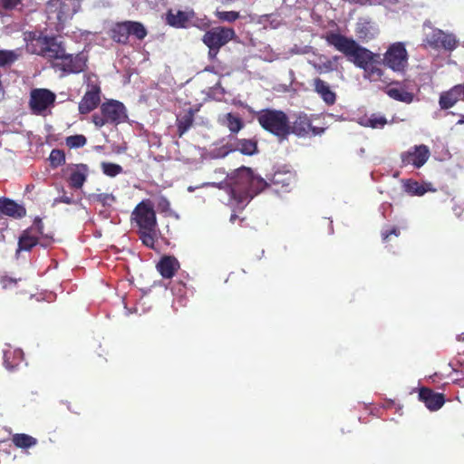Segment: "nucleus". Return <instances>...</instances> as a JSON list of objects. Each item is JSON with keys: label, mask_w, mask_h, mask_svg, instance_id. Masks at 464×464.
<instances>
[{"label": "nucleus", "mask_w": 464, "mask_h": 464, "mask_svg": "<svg viewBox=\"0 0 464 464\" xmlns=\"http://www.w3.org/2000/svg\"><path fill=\"white\" fill-rule=\"evenodd\" d=\"M289 135L294 134L299 138L316 136L324 131L323 128L313 127L311 119L306 114H299L295 121H288Z\"/></svg>", "instance_id": "nucleus-14"}, {"label": "nucleus", "mask_w": 464, "mask_h": 464, "mask_svg": "<svg viewBox=\"0 0 464 464\" xmlns=\"http://www.w3.org/2000/svg\"><path fill=\"white\" fill-rule=\"evenodd\" d=\"M18 59V54L14 51L0 50V67H5L13 64Z\"/></svg>", "instance_id": "nucleus-35"}, {"label": "nucleus", "mask_w": 464, "mask_h": 464, "mask_svg": "<svg viewBox=\"0 0 464 464\" xmlns=\"http://www.w3.org/2000/svg\"><path fill=\"white\" fill-rule=\"evenodd\" d=\"M66 50L63 41H60L55 35H47L41 34L34 36L27 44V51L31 53L42 56L52 63V65L57 61Z\"/></svg>", "instance_id": "nucleus-6"}, {"label": "nucleus", "mask_w": 464, "mask_h": 464, "mask_svg": "<svg viewBox=\"0 0 464 464\" xmlns=\"http://www.w3.org/2000/svg\"><path fill=\"white\" fill-rule=\"evenodd\" d=\"M216 16L219 21L235 22L239 19L240 14L237 11H217Z\"/></svg>", "instance_id": "nucleus-37"}, {"label": "nucleus", "mask_w": 464, "mask_h": 464, "mask_svg": "<svg viewBox=\"0 0 464 464\" xmlns=\"http://www.w3.org/2000/svg\"><path fill=\"white\" fill-rule=\"evenodd\" d=\"M128 119L125 105L116 100H110L101 105L100 112L92 116V123L97 128H102L104 125H118L125 122Z\"/></svg>", "instance_id": "nucleus-7"}, {"label": "nucleus", "mask_w": 464, "mask_h": 464, "mask_svg": "<svg viewBox=\"0 0 464 464\" xmlns=\"http://www.w3.org/2000/svg\"><path fill=\"white\" fill-rule=\"evenodd\" d=\"M295 182L292 171H276L268 183L254 174L250 168L240 167L229 176L230 197L238 208H244L253 198L267 187H273L276 193H287Z\"/></svg>", "instance_id": "nucleus-1"}, {"label": "nucleus", "mask_w": 464, "mask_h": 464, "mask_svg": "<svg viewBox=\"0 0 464 464\" xmlns=\"http://www.w3.org/2000/svg\"><path fill=\"white\" fill-rule=\"evenodd\" d=\"M28 229H33V234L37 235L38 237L44 235V224L42 218L36 217L34 220V224Z\"/></svg>", "instance_id": "nucleus-40"}, {"label": "nucleus", "mask_w": 464, "mask_h": 464, "mask_svg": "<svg viewBox=\"0 0 464 464\" xmlns=\"http://www.w3.org/2000/svg\"><path fill=\"white\" fill-rule=\"evenodd\" d=\"M385 93L387 96L392 98L395 101L401 102L407 104H410L414 100V94L407 92L402 87H391L385 89Z\"/></svg>", "instance_id": "nucleus-27"}, {"label": "nucleus", "mask_w": 464, "mask_h": 464, "mask_svg": "<svg viewBox=\"0 0 464 464\" xmlns=\"http://www.w3.org/2000/svg\"><path fill=\"white\" fill-rule=\"evenodd\" d=\"M148 31L144 24L138 21L126 20L115 23L111 31L110 37L114 43L126 44L129 36L133 35L137 40L141 41L146 38Z\"/></svg>", "instance_id": "nucleus-9"}, {"label": "nucleus", "mask_w": 464, "mask_h": 464, "mask_svg": "<svg viewBox=\"0 0 464 464\" xmlns=\"http://www.w3.org/2000/svg\"><path fill=\"white\" fill-rule=\"evenodd\" d=\"M3 88V83L1 82V80H0V90Z\"/></svg>", "instance_id": "nucleus-50"}, {"label": "nucleus", "mask_w": 464, "mask_h": 464, "mask_svg": "<svg viewBox=\"0 0 464 464\" xmlns=\"http://www.w3.org/2000/svg\"><path fill=\"white\" fill-rule=\"evenodd\" d=\"M419 400L425 404L428 410L431 411L441 409L445 402L444 395L437 392L429 387H420L418 393Z\"/></svg>", "instance_id": "nucleus-17"}, {"label": "nucleus", "mask_w": 464, "mask_h": 464, "mask_svg": "<svg viewBox=\"0 0 464 464\" xmlns=\"http://www.w3.org/2000/svg\"><path fill=\"white\" fill-rule=\"evenodd\" d=\"M54 203H63V204H73V198L67 196L65 193L63 196H60L54 199Z\"/></svg>", "instance_id": "nucleus-46"}, {"label": "nucleus", "mask_w": 464, "mask_h": 464, "mask_svg": "<svg viewBox=\"0 0 464 464\" xmlns=\"http://www.w3.org/2000/svg\"><path fill=\"white\" fill-rule=\"evenodd\" d=\"M237 37V33L233 28L226 26L212 27L205 32L202 42L208 48V58L209 61H215L221 47L227 44Z\"/></svg>", "instance_id": "nucleus-8"}, {"label": "nucleus", "mask_w": 464, "mask_h": 464, "mask_svg": "<svg viewBox=\"0 0 464 464\" xmlns=\"http://www.w3.org/2000/svg\"><path fill=\"white\" fill-rule=\"evenodd\" d=\"M461 100H464V83L453 85L449 91L441 92L439 100L440 108L448 110Z\"/></svg>", "instance_id": "nucleus-19"}, {"label": "nucleus", "mask_w": 464, "mask_h": 464, "mask_svg": "<svg viewBox=\"0 0 464 464\" xmlns=\"http://www.w3.org/2000/svg\"><path fill=\"white\" fill-rule=\"evenodd\" d=\"M87 53L83 52L78 53H68L65 50L52 67L65 75L79 74L87 69Z\"/></svg>", "instance_id": "nucleus-10"}, {"label": "nucleus", "mask_w": 464, "mask_h": 464, "mask_svg": "<svg viewBox=\"0 0 464 464\" xmlns=\"http://www.w3.org/2000/svg\"><path fill=\"white\" fill-rule=\"evenodd\" d=\"M221 123L227 126L232 133H237L244 127L243 120L231 112L223 116Z\"/></svg>", "instance_id": "nucleus-29"}, {"label": "nucleus", "mask_w": 464, "mask_h": 464, "mask_svg": "<svg viewBox=\"0 0 464 464\" xmlns=\"http://www.w3.org/2000/svg\"><path fill=\"white\" fill-rule=\"evenodd\" d=\"M19 279L12 278L8 276H5L0 278V284L4 289H11L17 285Z\"/></svg>", "instance_id": "nucleus-42"}, {"label": "nucleus", "mask_w": 464, "mask_h": 464, "mask_svg": "<svg viewBox=\"0 0 464 464\" xmlns=\"http://www.w3.org/2000/svg\"><path fill=\"white\" fill-rule=\"evenodd\" d=\"M356 35L362 43H368L374 38V34L371 30L370 23H361L357 24Z\"/></svg>", "instance_id": "nucleus-31"}, {"label": "nucleus", "mask_w": 464, "mask_h": 464, "mask_svg": "<svg viewBox=\"0 0 464 464\" xmlns=\"http://www.w3.org/2000/svg\"><path fill=\"white\" fill-rule=\"evenodd\" d=\"M430 155L428 146L415 145L412 148L401 152V167L412 166L414 169H420L425 165Z\"/></svg>", "instance_id": "nucleus-13"}, {"label": "nucleus", "mask_w": 464, "mask_h": 464, "mask_svg": "<svg viewBox=\"0 0 464 464\" xmlns=\"http://www.w3.org/2000/svg\"><path fill=\"white\" fill-rule=\"evenodd\" d=\"M93 201H96L102 206H111L115 202V197L111 193H98L92 195Z\"/></svg>", "instance_id": "nucleus-38"}, {"label": "nucleus", "mask_w": 464, "mask_h": 464, "mask_svg": "<svg viewBox=\"0 0 464 464\" xmlns=\"http://www.w3.org/2000/svg\"><path fill=\"white\" fill-rule=\"evenodd\" d=\"M178 123V131L179 136L181 138L186 131L193 126L194 123V111L192 109H188L183 115L179 116L178 120H176Z\"/></svg>", "instance_id": "nucleus-28"}, {"label": "nucleus", "mask_w": 464, "mask_h": 464, "mask_svg": "<svg viewBox=\"0 0 464 464\" xmlns=\"http://www.w3.org/2000/svg\"><path fill=\"white\" fill-rule=\"evenodd\" d=\"M387 123L386 118L372 114L368 120L366 126L370 128H382Z\"/></svg>", "instance_id": "nucleus-39"}, {"label": "nucleus", "mask_w": 464, "mask_h": 464, "mask_svg": "<svg viewBox=\"0 0 464 464\" xmlns=\"http://www.w3.org/2000/svg\"><path fill=\"white\" fill-rule=\"evenodd\" d=\"M315 68L316 71L319 72L320 73L330 72L334 70V63L331 60H327L326 62H324L322 64H319Z\"/></svg>", "instance_id": "nucleus-43"}, {"label": "nucleus", "mask_w": 464, "mask_h": 464, "mask_svg": "<svg viewBox=\"0 0 464 464\" xmlns=\"http://www.w3.org/2000/svg\"><path fill=\"white\" fill-rule=\"evenodd\" d=\"M45 12L50 20H57L59 24H63L76 10L71 9L64 0H49L45 5Z\"/></svg>", "instance_id": "nucleus-16"}, {"label": "nucleus", "mask_w": 464, "mask_h": 464, "mask_svg": "<svg viewBox=\"0 0 464 464\" xmlns=\"http://www.w3.org/2000/svg\"><path fill=\"white\" fill-rule=\"evenodd\" d=\"M422 26L430 30L425 33L424 38H422L421 45L423 48L451 53L459 46V40L453 33L433 27L430 20L425 21Z\"/></svg>", "instance_id": "nucleus-5"}, {"label": "nucleus", "mask_w": 464, "mask_h": 464, "mask_svg": "<svg viewBox=\"0 0 464 464\" xmlns=\"http://www.w3.org/2000/svg\"><path fill=\"white\" fill-rule=\"evenodd\" d=\"M5 365H6V367H7L8 369H10V370L12 369V366H9V365L7 364V361H5Z\"/></svg>", "instance_id": "nucleus-49"}, {"label": "nucleus", "mask_w": 464, "mask_h": 464, "mask_svg": "<svg viewBox=\"0 0 464 464\" xmlns=\"http://www.w3.org/2000/svg\"><path fill=\"white\" fill-rule=\"evenodd\" d=\"M102 171L103 174L109 176V177H115L118 174H121L123 171V169L121 165H118L113 162H102L101 164Z\"/></svg>", "instance_id": "nucleus-36"}, {"label": "nucleus", "mask_w": 464, "mask_h": 464, "mask_svg": "<svg viewBox=\"0 0 464 464\" xmlns=\"http://www.w3.org/2000/svg\"><path fill=\"white\" fill-rule=\"evenodd\" d=\"M11 441L17 448L24 450L34 447L37 442L34 437L26 433H16L12 435Z\"/></svg>", "instance_id": "nucleus-30"}, {"label": "nucleus", "mask_w": 464, "mask_h": 464, "mask_svg": "<svg viewBox=\"0 0 464 464\" xmlns=\"http://www.w3.org/2000/svg\"><path fill=\"white\" fill-rule=\"evenodd\" d=\"M457 124H459V125L464 124V115L460 116V119L459 120V121H457Z\"/></svg>", "instance_id": "nucleus-48"}, {"label": "nucleus", "mask_w": 464, "mask_h": 464, "mask_svg": "<svg viewBox=\"0 0 464 464\" xmlns=\"http://www.w3.org/2000/svg\"><path fill=\"white\" fill-rule=\"evenodd\" d=\"M256 119L265 130L277 137L279 140L288 139L289 118L284 111L276 109H262L256 113Z\"/></svg>", "instance_id": "nucleus-4"}, {"label": "nucleus", "mask_w": 464, "mask_h": 464, "mask_svg": "<svg viewBox=\"0 0 464 464\" xmlns=\"http://www.w3.org/2000/svg\"><path fill=\"white\" fill-rule=\"evenodd\" d=\"M381 62L394 72L403 73L408 66V53L404 44L402 42L392 44L383 53Z\"/></svg>", "instance_id": "nucleus-11"}, {"label": "nucleus", "mask_w": 464, "mask_h": 464, "mask_svg": "<svg viewBox=\"0 0 464 464\" xmlns=\"http://www.w3.org/2000/svg\"><path fill=\"white\" fill-rule=\"evenodd\" d=\"M325 41L360 69L371 63H379L381 59L380 53H372L369 49L361 46L355 40L339 33H328L325 35Z\"/></svg>", "instance_id": "nucleus-2"}, {"label": "nucleus", "mask_w": 464, "mask_h": 464, "mask_svg": "<svg viewBox=\"0 0 464 464\" xmlns=\"http://www.w3.org/2000/svg\"><path fill=\"white\" fill-rule=\"evenodd\" d=\"M314 91L319 95L327 106H332L336 102V94L326 82L321 78L314 80Z\"/></svg>", "instance_id": "nucleus-21"}, {"label": "nucleus", "mask_w": 464, "mask_h": 464, "mask_svg": "<svg viewBox=\"0 0 464 464\" xmlns=\"http://www.w3.org/2000/svg\"><path fill=\"white\" fill-rule=\"evenodd\" d=\"M237 218H238L237 215H236V214H231V216H230V222H231V223H234V222H235V220H237Z\"/></svg>", "instance_id": "nucleus-47"}, {"label": "nucleus", "mask_w": 464, "mask_h": 464, "mask_svg": "<svg viewBox=\"0 0 464 464\" xmlns=\"http://www.w3.org/2000/svg\"><path fill=\"white\" fill-rule=\"evenodd\" d=\"M101 86L96 82H91L87 83V91L82 95L79 105L78 111L80 114H88L92 111L98 108L101 103Z\"/></svg>", "instance_id": "nucleus-15"}, {"label": "nucleus", "mask_w": 464, "mask_h": 464, "mask_svg": "<svg viewBox=\"0 0 464 464\" xmlns=\"http://www.w3.org/2000/svg\"><path fill=\"white\" fill-rule=\"evenodd\" d=\"M78 2H80L81 0H77Z\"/></svg>", "instance_id": "nucleus-51"}, {"label": "nucleus", "mask_w": 464, "mask_h": 464, "mask_svg": "<svg viewBox=\"0 0 464 464\" xmlns=\"http://www.w3.org/2000/svg\"><path fill=\"white\" fill-rule=\"evenodd\" d=\"M405 192L413 196H421L427 192L424 185L418 181L408 179L404 182Z\"/></svg>", "instance_id": "nucleus-32"}, {"label": "nucleus", "mask_w": 464, "mask_h": 464, "mask_svg": "<svg viewBox=\"0 0 464 464\" xmlns=\"http://www.w3.org/2000/svg\"><path fill=\"white\" fill-rule=\"evenodd\" d=\"M87 138L82 134L69 136L65 139V144L69 149H80L86 145Z\"/></svg>", "instance_id": "nucleus-33"}, {"label": "nucleus", "mask_w": 464, "mask_h": 464, "mask_svg": "<svg viewBox=\"0 0 464 464\" xmlns=\"http://www.w3.org/2000/svg\"><path fill=\"white\" fill-rule=\"evenodd\" d=\"M392 236H395V237L400 236V230L398 227H391L389 228L382 230V241H384V242L389 241L390 237H392Z\"/></svg>", "instance_id": "nucleus-41"}, {"label": "nucleus", "mask_w": 464, "mask_h": 464, "mask_svg": "<svg viewBox=\"0 0 464 464\" xmlns=\"http://www.w3.org/2000/svg\"><path fill=\"white\" fill-rule=\"evenodd\" d=\"M382 63L380 59L379 63H371L365 67H362L361 69L364 71V74H362V76H364V79L369 80L370 82L382 81L386 82V81L382 79L384 72L379 66Z\"/></svg>", "instance_id": "nucleus-26"}, {"label": "nucleus", "mask_w": 464, "mask_h": 464, "mask_svg": "<svg viewBox=\"0 0 464 464\" xmlns=\"http://www.w3.org/2000/svg\"><path fill=\"white\" fill-rule=\"evenodd\" d=\"M157 269L162 278L171 279L180 269V264L179 259L172 256H163L157 264Z\"/></svg>", "instance_id": "nucleus-20"}, {"label": "nucleus", "mask_w": 464, "mask_h": 464, "mask_svg": "<svg viewBox=\"0 0 464 464\" xmlns=\"http://www.w3.org/2000/svg\"><path fill=\"white\" fill-rule=\"evenodd\" d=\"M192 14L179 10L173 13L169 10L167 14L168 24L174 28H186L188 25V21L191 19Z\"/></svg>", "instance_id": "nucleus-23"}, {"label": "nucleus", "mask_w": 464, "mask_h": 464, "mask_svg": "<svg viewBox=\"0 0 464 464\" xmlns=\"http://www.w3.org/2000/svg\"><path fill=\"white\" fill-rule=\"evenodd\" d=\"M132 220L138 227L139 237L143 245L155 249L158 237V222L153 204L149 199L138 203L132 212Z\"/></svg>", "instance_id": "nucleus-3"}, {"label": "nucleus", "mask_w": 464, "mask_h": 464, "mask_svg": "<svg viewBox=\"0 0 464 464\" xmlns=\"http://www.w3.org/2000/svg\"><path fill=\"white\" fill-rule=\"evenodd\" d=\"M38 244L39 236L36 234H33V229L24 230L21 237H19L17 252L30 251Z\"/></svg>", "instance_id": "nucleus-25"}, {"label": "nucleus", "mask_w": 464, "mask_h": 464, "mask_svg": "<svg viewBox=\"0 0 464 464\" xmlns=\"http://www.w3.org/2000/svg\"><path fill=\"white\" fill-rule=\"evenodd\" d=\"M0 212L13 218H22L26 215V209L9 198H0Z\"/></svg>", "instance_id": "nucleus-22"}, {"label": "nucleus", "mask_w": 464, "mask_h": 464, "mask_svg": "<svg viewBox=\"0 0 464 464\" xmlns=\"http://www.w3.org/2000/svg\"><path fill=\"white\" fill-rule=\"evenodd\" d=\"M50 164L53 169H56L65 163V153L63 150L53 149L50 154Z\"/></svg>", "instance_id": "nucleus-34"}, {"label": "nucleus", "mask_w": 464, "mask_h": 464, "mask_svg": "<svg viewBox=\"0 0 464 464\" xmlns=\"http://www.w3.org/2000/svg\"><path fill=\"white\" fill-rule=\"evenodd\" d=\"M56 94L49 89L34 88L30 92L29 107L34 115H43L46 110L53 106Z\"/></svg>", "instance_id": "nucleus-12"}, {"label": "nucleus", "mask_w": 464, "mask_h": 464, "mask_svg": "<svg viewBox=\"0 0 464 464\" xmlns=\"http://www.w3.org/2000/svg\"><path fill=\"white\" fill-rule=\"evenodd\" d=\"M23 0H0L5 10L15 9Z\"/></svg>", "instance_id": "nucleus-44"}, {"label": "nucleus", "mask_w": 464, "mask_h": 464, "mask_svg": "<svg viewBox=\"0 0 464 464\" xmlns=\"http://www.w3.org/2000/svg\"><path fill=\"white\" fill-rule=\"evenodd\" d=\"M158 207L161 212H167L170 209V203L168 198L160 197L159 199Z\"/></svg>", "instance_id": "nucleus-45"}, {"label": "nucleus", "mask_w": 464, "mask_h": 464, "mask_svg": "<svg viewBox=\"0 0 464 464\" xmlns=\"http://www.w3.org/2000/svg\"><path fill=\"white\" fill-rule=\"evenodd\" d=\"M69 177L68 184L74 189L82 188L83 183L87 181L89 175V167L87 164L79 163L68 168Z\"/></svg>", "instance_id": "nucleus-18"}, {"label": "nucleus", "mask_w": 464, "mask_h": 464, "mask_svg": "<svg viewBox=\"0 0 464 464\" xmlns=\"http://www.w3.org/2000/svg\"><path fill=\"white\" fill-rule=\"evenodd\" d=\"M229 148L230 150H239L244 155L252 156L257 151V141L255 139H237Z\"/></svg>", "instance_id": "nucleus-24"}]
</instances>
